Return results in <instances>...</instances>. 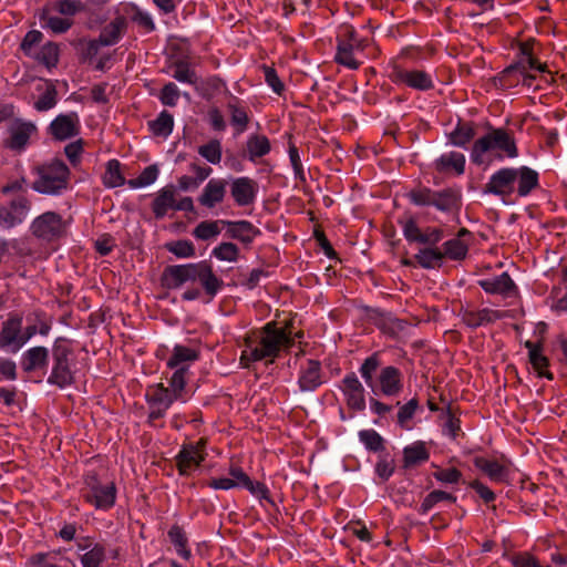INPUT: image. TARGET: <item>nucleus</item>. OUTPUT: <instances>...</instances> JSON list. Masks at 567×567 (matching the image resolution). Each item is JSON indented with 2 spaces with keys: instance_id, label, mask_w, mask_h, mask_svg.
Wrapping results in <instances>:
<instances>
[{
  "instance_id": "62",
  "label": "nucleus",
  "mask_w": 567,
  "mask_h": 567,
  "mask_svg": "<svg viewBox=\"0 0 567 567\" xmlns=\"http://www.w3.org/2000/svg\"><path fill=\"white\" fill-rule=\"evenodd\" d=\"M403 233L408 240L420 243L423 231L417 227L413 219H409L403 224Z\"/></svg>"
},
{
  "instance_id": "55",
  "label": "nucleus",
  "mask_w": 567,
  "mask_h": 567,
  "mask_svg": "<svg viewBox=\"0 0 567 567\" xmlns=\"http://www.w3.org/2000/svg\"><path fill=\"white\" fill-rule=\"evenodd\" d=\"M185 367H181L171 378L169 389L174 393V398H182V392L185 388Z\"/></svg>"
},
{
  "instance_id": "30",
  "label": "nucleus",
  "mask_w": 567,
  "mask_h": 567,
  "mask_svg": "<svg viewBox=\"0 0 567 567\" xmlns=\"http://www.w3.org/2000/svg\"><path fill=\"white\" fill-rule=\"evenodd\" d=\"M464 165H465V157L463 154H460V153H450V154H445V155H442L437 161H436V169L439 172H446L449 171L450 168H453L455 169V172L457 174H462L464 172Z\"/></svg>"
},
{
  "instance_id": "2",
  "label": "nucleus",
  "mask_w": 567,
  "mask_h": 567,
  "mask_svg": "<svg viewBox=\"0 0 567 567\" xmlns=\"http://www.w3.org/2000/svg\"><path fill=\"white\" fill-rule=\"evenodd\" d=\"M264 336L259 347L245 350L240 357V361L245 367L248 362L258 361L268 357H276L282 346H289L291 339L285 328H277L276 322L267 323L262 329Z\"/></svg>"
},
{
  "instance_id": "61",
  "label": "nucleus",
  "mask_w": 567,
  "mask_h": 567,
  "mask_svg": "<svg viewBox=\"0 0 567 567\" xmlns=\"http://www.w3.org/2000/svg\"><path fill=\"white\" fill-rule=\"evenodd\" d=\"M434 477L443 483H457L462 476V473L456 468H446L435 472Z\"/></svg>"
},
{
  "instance_id": "45",
  "label": "nucleus",
  "mask_w": 567,
  "mask_h": 567,
  "mask_svg": "<svg viewBox=\"0 0 567 567\" xmlns=\"http://www.w3.org/2000/svg\"><path fill=\"white\" fill-rule=\"evenodd\" d=\"M56 89L53 84H45L43 94L35 102L34 107L38 111H48L52 109L56 103Z\"/></svg>"
},
{
  "instance_id": "29",
  "label": "nucleus",
  "mask_w": 567,
  "mask_h": 567,
  "mask_svg": "<svg viewBox=\"0 0 567 567\" xmlns=\"http://www.w3.org/2000/svg\"><path fill=\"white\" fill-rule=\"evenodd\" d=\"M460 196L452 189L435 192L432 205L442 212H451L457 207Z\"/></svg>"
},
{
  "instance_id": "39",
  "label": "nucleus",
  "mask_w": 567,
  "mask_h": 567,
  "mask_svg": "<svg viewBox=\"0 0 567 567\" xmlns=\"http://www.w3.org/2000/svg\"><path fill=\"white\" fill-rule=\"evenodd\" d=\"M174 73L173 78L179 82L195 84L197 82V75L192 70L186 61L178 60L173 64Z\"/></svg>"
},
{
  "instance_id": "63",
  "label": "nucleus",
  "mask_w": 567,
  "mask_h": 567,
  "mask_svg": "<svg viewBox=\"0 0 567 567\" xmlns=\"http://www.w3.org/2000/svg\"><path fill=\"white\" fill-rule=\"evenodd\" d=\"M42 40V33L40 31H37V30H32V31H29L22 43H21V49L27 53L29 54L31 49L40 43Z\"/></svg>"
},
{
  "instance_id": "25",
  "label": "nucleus",
  "mask_w": 567,
  "mask_h": 567,
  "mask_svg": "<svg viewBox=\"0 0 567 567\" xmlns=\"http://www.w3.org/2000/svg\"><path fill=\"white\" fill-rule=\"evenodd\" d=\"M230 475L234 477L233 481L235 482V486L241 485L246 487L251 494L261 498H268L267 487L259 482H252L241 468H231Z\"/></svg>"
},
{
  "instance_id": "37",
  "label": "nucleus",
  "mask_w": 567,
  "mask_h": 567,
  "mask_svg": "<svg viewBox=\"0 0 567 567\" xmlns=\"http://www.w3.org/2000/svg\"><path fill=\"white\" fill-rule=\"evenodd\" d=\"M168 537L176 547L177 553L186 559L189 558L190 551L187 549V537L184 530L179 526L174 525L168 532Z\"/></svg>"
},
{
  "instance_id": "1",
  "label": "nucleus",
  "mask_w": 567,
  "mask_h": 567,
  "mask_svg": "<svg viewBox=\"0 0 567 567\" xmlns=\"http://www.w3.org/2000/svg\"><path fill=\"white\" fill-rule=\"evenodd\" d=\"M198 280L207 295L214 297L221 288L223 281L218 279L206 261L187 265L167 266L163 272V285L168 289H176L187 281Z\"/></svg>"
},
{
  "instance_id": "57",
  "label": "nucleus",
  "mask_w": 567,
  "mask_h": 567,
  "mask_svg": "<svg viewBox=\"0 0 567 567\" xmlns=\"http://www.w3.org/2000/svg\"><path fill=\"white\" fill-rule=\"evenodd\" d=\"M417 406L419 402L416 399H412L406 404L401 406L398 413V423L402 427H406V422L413 417Z\"/></svg>"
},
{
  "instance_id": "33",
  "label": "nucleus",
  "mask_w": 567,
  "mask_h": 567,
  "mask_svg": "<svg viewBox=\"0 0 567 567\" xmlns=\"http://www.w3.org/2000/svg\"><path fill=\"white\" fill-rule=\"evenodd\" d=\"M247 151L249 154V158L251 161H255V158L261 157L269 153V140L264 135H252L247 141Z\"/></svg>"
},
{
  "instance_id": "7",
  "label": "nucleus",
  "mask_w": 567,
  "mask_h": 567,
  "mask_svg": "<svg viewBox=\"0 0 567 567\" xmlns=\"http://www.w3.org/2000/svg\"><path fill=\"white\" fill-rule=\"evenodd\" d=\"M64 231L65 224L61 216L53 212L42 214L32 223V233L48 240L62 236Z\"/></svg>"
},
{
  "instance_id": "42",
  "label": "nucleus",
  "mask_w": 567,
  "mask_h": 567,
  "mask_svg": "<svg viewBox=\"0 0 567 567\" xmlns=\"http://www.w3.org/2000/svg\"><path fill=\"white\" fill-rule=\"evenodd\" d=\"M475 136V131L470 124H458L457 127L451 133V143L456 146H464Z\"/></svg>"
},
{
  "instance_id": "24",
  "label": "nucleus",
  "mask_w": 567,
  "mask_h": 567,
  "mask_svg": "<svg viewBox=\"0 0 567 567\" xmlns=\"http://www.w3.org/2000/svg\"><path fill=\"white\" fill-rule=\"evenodd\" d=\"M175 189L174 186H166L159 190L153 202L152 208L156 218H163L169 208L175 209Z\"/></svg>"
},
{
  "instance_id": "31",
  "label": "nucleus",
  "mask_w": 567,
  "mask_h": 567,
  "mask_svg": "<svg viewBox=\"0 0 567 567\" xmlns=\"http://www.w3.org/2000/svg\"><path fill=\"white\" fill-rule=\"evenodd\" d=\"M429 460V452L423 443H415L404 449V466L413 467Z\"/></svg>"
},
{
  "instance_id": "41",
  "label": "nucleus",
  "mask_w": 567,
  "mask_h": 567,
  "mask_svg": "<svg viewBox=\"0 0 567 567\" xmlns=\"http://www.w3.org/2000/svg\"><path fill=\"white\" fill-rule=\"evenodd\" d=\"M197 359V352L193 349L176 346L173 350V355L167 361V365L171 368H176L183 362L194 361Z\"/></svg>"
},
{
  "instance_id": "19",
  "label": "nucleus",
  "mask_w": 567,
  "mask_h": 567,
  "mask_svg": "<svg viewBox=\"0 0 567 567\" xmlns=\"http://www.w3.org/2000/svg\"><path fill=\"white\" fill-rule=\"evenodd\" d=\"M516 73H519V75L522 76L523 85L527 87H530L533 85L535 76L526 72V65L524 64V62H517L506 68L502 72V75L499 78L501 84L503 86H513L515 85V83H518V79H512Z\"/></svg>"
},
{
  "instance_id": "53",
  "label": "nucleus",
  "mask_w": 567,
  "mask_h": 567,
  "mask_svg": "<svg viewBox=\"0 0 567 567\" xmlns=\"http://www.w3.org/2000/svg\"><path fill=\"white\" fill-rule=\"evenodd\" d=\"M181 93L175 83L169 82L161 91L159 99L164 105L175 106Z\"/></svg>"
},
{
  "instance_id": "5",
  "label": "nucleus",
  "mask_w": 567,
  "mask_h": 567,
  "mask_svg": "<svg viewBox=\"0 0 567 567\" xmlns=\"http://www.w3.org/2000/svg\"><path fill=\"white\" fill-rule=\"evenodd\" d=\"M71 348L62 340L55 341L52 349L53 367L48 382L59 388L73 383L74 377L70 365Z\"/></svg>"
},
{
  "instance_id": "4",
  "label": "nucleus",
  "mask_w": 567,
  "mask_h": 567,
  "mask_svg": "<svg viewBox=\"0 0 567 567\" xmlns=\"http://www.w3.org/2000/svg\"><path fill=\"white\" fill-rule=\"evenodd\" d=\"M493 148L503 150L509 157L517 156L514 140L505 131L494 130L492 133L478 138L474 143L471 155L472 161L481 165L484 162L483 155Z\"/></svg>"
},
{
  "instance_id": "6",
  "label": "nucleus",
  "mask_w": 567,
  "mask_h": 567,
  "mask_svg": "<svg viewBox=\"0 0 567 567\" xmlns=\"http://www.w3.org/2000/svg\"><path fill=\"white\" fill-rule=\"evenodd\" d=\"M115 493L113 483L102 484L95 474L85 477L84 498L96 508L105 509L113 506Z\"/></svg>"
},
{
  "instance_id": "13",
  "label": "nucleus",
  "mask_w": 567,
  "mask_h": 567,
  "mask_svg": "<svg viewBox=\"0 0 567 567\" xmlns=\"http://www.w3.org/2000/svg\"><path fill=\"white\" fill-rule=\"evenodd\" d=\"M227 184L228 183L225 179H210L203 189L202 195L198 197L199 204L207 208H213L217 204L221 203L226 195Z\"/></svg>"
},
{
  "instance_id": "10",
  "label": "nucleus",
  "mask_w": 567,
  "mask_h": 567,
  "mask_svg": "<svg viewBox=\"0 0 567 567\" xmlns=\"http://www.w3.org/2000/svg\"><path fill=\"white\" fill-rule=\"evenodd\" d=\"M342 382L348 406L357 411L364 410V389L358 377L354 373H350L344 377Z\"/></svg>"
},
{
  "instance_id": "58",
  "label": "nucleus",
  "mask_w": 567,
  "mask_h": 567,
  "mask_svg": "<svg viewBox=\"0 0 567 567\" xmlns=\"http://www.w3.org/2000/svg\"><path fill=\"white\" fill-rule=\"evenodd\" d=\"M54 8L61 14L73 16L83 9V4L80 0H60Z\"/></svg>"
},
{
  "instance_id": "43",
  "label": "nucleus",
  "mask_w": 567,
  "mask_h": 567,
  "mask_svg": "<svg viewBox=\"0 0 567 567\" xmlns=\"http://www.w3.org/2000/svg\"><path fill=\"white\" fill-rule=\"evenodd\" d=\"M219 223L220 221H202L195 227L193 235L202 240L214 238L220 233Z\"/></svg>"
},
{
  "instance_id": "56",
  "label": "nucleus",
  "mask_w": 567,
  "mask_h": 567,
  "mask_svg": "<svg viewBox=\"0 0 567 567\" xmlns=\"http://www.w3.org/2000/svg\"><path fill=\"white\" fill-rule=\"evenodd\" d=\"M179 398H174V393L169 388H164L163 384L158 385V389L154 393V400L157 402L163 410H167L171 404L178 400Z\"/></svg>"
},
{
  "instance_id": "3",
  "label": "nucleus",
  "mask_w": 567,
  "mask_h": 567,
  "mask_svg": "<svg viewBox=\"0 0 567 567\" xmlns=\"http://www.w3.org/2000/svg\"><path fill=\"white\" fill-rule=\"evenodd\" d=\"M38 178L33 189L43 194H56L68 187L70 176L69 167L60 159H53L37 168Z\"/></svg>"
},
{
  "instance_id": "23",
  "label": "nucleus",
  "mask_w": 567,
  "mask_h": 567,
  "mask_svg": "<svg viewBox=\"0 0 567 567\" xmlns=\"http://www.w3.org/2000/svg\"><path fill=\"white\" fill-rule=\"evenodd\" d=\"M203 455L198 446H185L177 456V466L181 474H188L193 468L199 465Z\"/></svg>"
},
{
  "instance_id": "59",
  "label": "nucleus",
  "mask_w": 567,
  "mask_h": 567,
  "mask_svg": "<svg viewBox=\"0 0 567 567\" xmlns=\"http://www.w3.org/2000/svg\"><path fill=\"white\" fill-rule=\"evenodd\" d=\"M43 19L44 25L50 28L55 33H63L71 27V21L69 19L59 17H48Z\"/></svg>"
},
{
  "instance_id": "21",
  "label": "nucleus",
  "mask_w": 567,
  "mask_h": 567,
  "mask_svg": "<svg viewBox=\"0 0 567 567\" xmlns=\"http://www.w3.org/2000/svg\"><path fill=\"white\" fill-rule=\"evenodd\" d=\"M398 79L405 83L408 86L416 90H430L433 86V81L430 74L420 70L400 71Z\"/></svg>"
},
{
  "instance_id": "18",
  "label": "nucleus",
  "mask_w": 567,
  "mask_h": 567,
  "mask_svg": "<svg viewBox=\"0 0 567 567\" xmlns=\"http://www.w3.org/2000/svg\"><path fill=\"white\" fill-rule=\"evenodd\" d=\"M221 224L227 225L228 235L231 238L238 239L245 244H249L252 239L259 235V229H257L251 223L246 220L240 221H225L221 220Z\"/></svg>"
},
{
  "instance_id": "11",
  "label": "nucleus",
  "mask_w": 567,
  "mask_h": 567,
  "mask_svg": "<svg viewBox=\"0 0 567 567\" xmlns=\"http://www.w3.org/2000/svg\"><path fill=\"white\" fill-rule=\"evenodd\" d=\"M257 188V183L249 177H238L233 181L230 193L237 205L247 206L255 200Z\"/></svg>"
},
{
  "instance_id": "54",
  "label": "nucleus",
  "mask_w": 567,
  "mask_h": 567,
  "mask_svg": "<svg viewBox=\"0 0 567 567\" xmlns=\"http://www.w3.org/2000/svg\"><path fill=\"white\" fill-rule=\"evenodd\" d=\"M104 558L103 547L95 545L82 556L83 567H99Z\"/></svg>"
},
{
  "instance_id": "20",
  "label": "nucleus",
  "mask_w": 567,
  "mask_h": 567,
  "mask_svg": "<svg viewBox=\"0 0 567 567\" xmlns=\"http://www.w3.org/2000/svg\"><path fill=\"white\" fill-rule=\"evenodd\" d=\"M49 350L44 347H34L29 349L22 358V369L25 372H31L48 364Z\"/></svg>"
},
{
  "instance_id": "14",
  "label": "nucleus",
  "mask_w": 567,
  "mask_h": 567,
  "mask_svg": "<svg viewBox=\"0 0 567 567\" xmlns=\"http://www.w3.org/2000/svg\"><path fill=\"white\" fill-rule=\"evenodd\" d=\"M401 372L395 367L389 365L381 370L379 375L378 392L384 395H396L402 390Z\"/></svg>"
},
{
  "instance_id": "12",
  "label": "nucleus",
  "mask_w": 567,
  "mask_h": 567,
  "mask_svg": "<svg viewBox=\"0 0 567 567\" xmlns=\"http://www.w3.org/2000/svg\"><path fill=\"white\" fill-rule=\"evenodd\" d=\"M78 116L75 113L59 115L51 124L50 132L54 138L64 141L71 138L79 133Z\"/></svg>"
},
{
  "instance_id": "60",
  "label": "nucleus",
  "mask_w": 567,
  "mask_h": 567,
  "mask_svg": "<svg viewBox=\"0 0 567 567\" xmlns=\"http://www.w3.org/2000/svg\"><path fill=\"white\" fill-rule=\"evenodd\" d=\"M434 193L429 188L412 190L410 193V197L412 202L416 205H432Z\"/></svg>"
},
{
  "instance_id": "52",
  "label": "nucleus",
  "mask_w": 567,
  "mask_h": 567,
  "mask_svg": "<svg viewBox=\"0 0 567 567\" xmlns=\"http://www.w3.org/2000/svg\"><path fill=\"white\" fill-rule=\"evenodd\" d=\"M360 440L369 450L380 451L383 449L382 437L373 430H365L359 433Z\"/></svg>"
},
{
  "instance_id": "50",
  "label": "nucleus",
  "mask_w": 567,
  "mask_h": 567,
  "mask_svg": "<svg viewBox=\"0 0 567 567\" xmlns=\"http://www.w3.org/2000/svg\"><path fill=\"white\" fill-rule=\"evenodd\" d=\"M442 501H447L451 503H454L456 501V497L453 496L450 493L443 492V491H433L431 492L423 501L421 505V509L423 512L430 511L435 504Z\"/></svg>"
},
{
  "instance_id": "38",
  "label": "nucleus",
  "mask_w": 567,
  "mask_h": 567,
  "mask_svg": "<svg viewBox=\"0 0 567 567\" xmlns=\"http://www.w3.org/2000/svg\"><path fill=\"white\" fill-rule=\"evenodd\" d=\"M121 164L116 159H112L107 163L106 172L103 181L107 187H117L125 183V178L122 176L120 171Z\"/></svg>"
},
{
  "instance_id": "8",
  "label": "nucleus",
  "mask_w": 567,
  "mask_h": 567,
  "mask_svg": "<svg viewBox=\"0 0 567 567\" xmlns=\"http://www.w3.org/2000/svg\"><path fill=\"white\" fill-rule=\"evenodd\" d=\"M37 132V127L31 122H23L20 120L13 121L9 126V138L6 141V146L12 151H22L32 134Z\"/></svg>"
},
{
  "instance_id": "35",
  "label": "nucleus",
  "mask_w": 567,
  "mask_h": 567,
  "mask_svg": "<svg viewBox=\"0 0 567 567\" xmlns=\"http://www.w3.org/2000/svg\"><path fill=\"white\" fill-rule=\"evenodd\" d=\"M468 246L460 238H453L444 244V257L453 260H462L466 257Z\"/></svg>"
},
{
  "instance_id": "64",
  "label": "nucleus",
  "mask_w": 567,
  "mask_h": 567,
  "mask_svg": "<svg viewBox=\"0 0 567 567\" xmlns=\"http://www.w3.org/2000/svg\"><path fill=\"white\" fill-rule=\"evenodd\" d=\"M514 567H549L540 565L539 561L529 555H516L512 558Z\"/></svg>"
},
{
  "instance_id": "36",
  "label": "nucleus",
  "mask_w": 567,
  "mask_h": 567,
  "mask_svg": "<svg viewBox=\"0 0 567 567\" xmlns=\"http://www.w3.org/2000/svg\"><path fill=\"white\" fill-rule=\"evenodd\" d=\"M173 125V116L166 111H163L156 120L150 122L152 132L158 136H168L172 133Z\"/></svg>"
},
{
  "instance_id": "26",
  "label": "nucleus",
  "mask_w": 567,
  "mask_h": 567,
  "mask_svg": "<svg viewBox=\"0 0 567 567\" xmlns=\"http://www.w3.org/2000/svg\"><path fill=\"white\" fill-rule=\"evenodd\" d=\"M125 27L126 23L123 18H116L114 21L104 27L99 37V42L101 45H112L116 43L120 40Z\"/></svg>"
},
{
  "instance_id": "51",
  "label": "nucleus",
  "mask_w": 567,
  "mask_h": 567,
  "mask_svg": "<svg viewBox=\"0 0 567 567\" xmlns=\"http://www.w3.org/2000/svg\"><path fill=\"white\" fill-rule=\"evenodd\" d=\"M213 254L220 260L235 261L238 257V248L233 243H223L213 250Z\"/></svg>"
},
{
  "instance_id": "40",
  "label": "nucleus",
  "mask_w": 567,
  "mask_h": 567,
  "mask_svg": "<svg viewBox=\"0 0 567 567\" xmlns=\"http://www.w3.org/2000/svg\"><path fill=\"white\" fill-rule=\"evenodd\" d=\"M415 258L423 268H433L440 265L444 258V254L439 249L426 248L420 250Z\"/></svg>"
},
{
  "instance_id": "46",
  "label": "nucleus",
  "mask_w": 567,
  "mask_h": 567,
  "mask_svg": "<svg viewBox=\"0 0 567 567\" xmlns=\"http://www.w3.org/2000/svg\"><path fill=\"white\" fill-rule=\"evenodd\" d=\"M228 109L230 111V121L231 124L236 127L238 134H241L249 122L248 115L246 111L241 107H238L235 104H229Z\"/></svg>"
},
{
  "instance_id": "32",
  "label": "nucleus",
  "mask_w": 567,
  "mask_h": 567,
  "mask_svg": "<svg viewBox=\"0 0 567 567\" xmlns=\"http://www.w3.org/2000/svg\"><path fill=\"white\" fill-rule=\"evenodd\" d=\"M518 172V194L526 196L538 185V174L529 167H522Z\"/></svg>"
},
{
  "instance_id": "49",
  "label": "nucleus",
  "mask_w": 567,
  "mask_h": 567,
  "mask_svg": "<svg viewBox=\"0 0 567 567\" xmlns=\"http://www.w3.org/2000/svg\"><path fill=\"white\" fill-rule=\"evenodd\" d=\"M336 61L350 69H357L358 62L352 56V45L347 43H339L336 54Z\"/></svg>"
},
{
  "instance_id": "28",
  "label": "nucleus",
  "mask_w": 567,
  "mask_h": 567,
  "mask_svg": "<svg viewBox=\"0 0 567 567\" xmlns=\"http://www.w3.org/2000/svg\"><path fill=\"white\" fill-rule=\"evenodd\" d=\"M474 464L477 468L486 473L493 481L501 482L505 478L506 470L496 461H489L484 457H475Z\"/></svg>"
},
{
  "instance_id": "16",
  "label": "nucleus",
  "mask_w": 567,
  "mask_h": 567,
  "mask_svg": "<svg viewBox=\"0 0 567 567\" xmlns=\"http://www.w3.org/2000/svg\"><path fill=\"white\" fill-rule=\"evenodd\" d=\"M299 386L302 391H313L321 383V367L316 360H308L299 377Z\"/></svg>"
},
{
  "instance_id": "47",
  "label": "nucleus",
  "mask_w": 567,
  "mask_h": 567,
  "mask_svg": "<svg viewBox=\"0 0 567 567\" xmlns=\"http://www.w3.org/2000/svg\"><path fill=\"white\" fill-rule=\"evenodd\" d=\"M166 249L179 258L193 257L195 247L190 241L177 240L166 244Z\"/></svg>"
},
{
  "instance_id": "48",
  "label": "nucleus",
  "mask_w": 567,
  "mask_h": 567,
  "mask_svg": "<svg viewBox=\"0 0 567 567\" xmlns=\"http://www.w3.org/2000/svg\"><path fill=\"white\" fill-rule=\"evenodd\" d=\"M59 50L54 43L44 44L39 53L37 54V59L45 64L47 66H54L58 63Z\"/></svg>"
},
{
  "instance_id": "15",
  "label": "nucleus",
  "mask_w": 567,
  "mask_h": 567,
  "mask_svg": "<svg viewBox=\"0 0 567 567\" xmlns=\"http://www.w3.org/2000/svg\"><path fill=\"white\" fill-rule=\"evenodd\" d=\"M504 315L492 309H465L462 313V321L470 328H477L484 324L493 323L503 318Z\"/></svg>"
},
{
  "instance_id": "34",
  "label": "nucleus",
  "mask_w": 567,
  "mask_h": 567,
  "mask_svg": "<svg viewBox=\"0 0 567 567\" xmlns=\"http://www.w3.org/2000/svg\"><path fill=\"white\" fill-rule=\"evenodd\" d=\"M526 348L529 350V361L533 367L539 372V375L551 379L553 375L549 372H543L542 370L548 365V360L540 352V349L537 344L532 341H527L525 343Z\"/></svg>"
},
{
  "instance_id": "22",
  "label": "nucleus",
  "mask_w": 567,
  "mask_h": 567,
  "mask_svg": "<svg viewBox=\"0 0 567 567\" xmlns=\"http://www.w3.org/2000/svg\"><path fill=\"white\" fill-rule=\"evenodd\" d=\"M480 286L488 293H498L508 296L515 290L516 286L507 272L494 279H486L480 281Z\"/></svg>"
},
{
  "instance_id": "17",
  "label": "nucleus",
  "mask_w": 567,
  "mask_h": 567,
  "mask_svg": "<svg viewBox=\"0 0 567 567\" xmlns=\"http://www.w3.org/2000/svg\"><path fill=\"white\" fill-rule=\"evenodd\" d=\"M22 328V318L20 316L10 317L3 322L0 331V347L6 348L13 343L19 349L20 332Z\"/></svg>"
},
{
  "instance_id": "27",
  "label": "nucleus",
  "mask_w": 567,
  "mask_h": 567,
  "mask_svg": "<svg viewBox=\"0 0 567 567\" xmlns=\"http://www.w3.org/2000/svg\"><path fill=\"white\" fill-rule=\"evenodd\" d=\"M380 360H379V355L378 353H373L372 355H370L369 358H367L361 368H360V373L364 380V382L367 383V385L371 389V391L374 393V394H378V385L374 381V373L377 372V370L379 369L380 367Z\"/></svg>"
},
{
  "instance_id": "44",
  "label": "nucleus",
  "mask_w": 567,
  "mask_h": 567,
  "mask_svg": "<svg viewBox=\"0 0 567 567\" xmlns=\"http://www.w3.org/2000/svg\"><path fill=\"white\" fill-rule=\"evenodd\" d=\"M198 153L212 164H218L221 159V145L218 140H212L199 146Z\"/></svg>"
},
{
  "instance_id": "9",
  "label": "nucleus",
  "mask_w": 567,
  "mask_h": 567,
  "mask_svg": "<svg viewBox=\"0 0 567 567\" xmlns=\"http://www.w3.org/2000/svg\"><path fill=\"white\" fill-rule=\"evenodd\" d=\"M518 176V172L513 168H503L492 175L489 182L485 185L484 192L495 195H507L513 189V184Z\"/></svg>"
}]
</instances>
